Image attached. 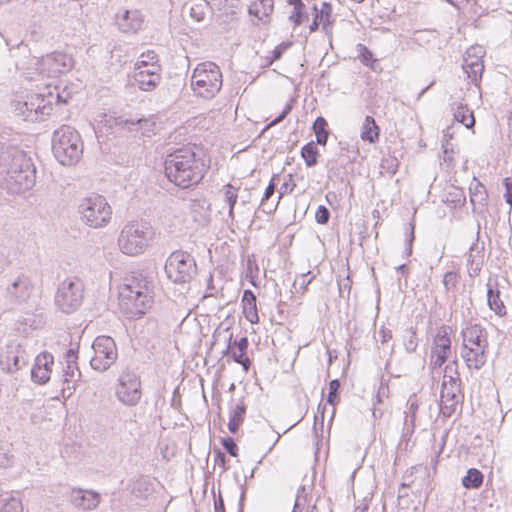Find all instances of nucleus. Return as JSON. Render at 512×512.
Returning <instances> with one entry per match:
<instances>
[{
    "mask_svg": "<svg viewBox=\"0 0 512 512\" xmlns=\"http://www.w3.org/2000/svg\"><path fill=\"white\" fill-rule=\"evenodd\" d=\"M2 37L10 56L14 58L16 70L29 81L35 80L36 76L57 78L71 71L74 66L73 57L65 52L54 51L37 58L31 56L28 44L23 40L14 41L10 37Z\"/></svg>",
    "mask_w": 512,
    "mask_h": 512,
    "instance_id": "1",
    "label": "nucleus"
},
{
    "mask_svg": "<svg viewBox=\"0 0 512 512\" xmlns=\"http://www.w3.org/2000/svg\"><path fill=\"white\" fill-rule=\"evenodd\" d=\"M209 164L204 152L196 145L187 144L175 148L167 154L164 161V172L167 179L182 188H191L204 178Z\"/></svg>",
    "mask_w": 512,
    "mask_h": 512,
    "instance_id": "2",
    "label": "nucleus"
},
{
    "mask_svg": "<svg viewBox=\"0 0 512 512\" xmlns=\"http://www.w3.org/2000/svg\"><path fill=\"white\" fill-rule=\"evenodd\" d=\"M0 180L11 193L31 189L36 181V168L27 154L15 147L0 152Z\"/></svg>",
    "mask_w": 512,
    "mask_h": 512,
    "instance_id": "3",
    "label": "nucleus"
},
{
    "mask_svg": "<svg viewBox=\"0 0 512 512\" xmlns=\"http://www.w3.org/2000/svg\"><path fill=\"white\" fill-rule=\"evenodd\" d=\"M153 277L142 272H132L119 288V304L129 318H141L154 301Z\"/></svg>",
    "mask_w": 512,
    "mask_h": 512,
    "instance_id": "4",
    "label": "nucleus"
},
{
    "mask_svg": "<svg viewBox=\"0 0 512 512\" xmlns=\"http://www.w3.org/2000/svg\"><path fill=\"white\" fill-rule=\"evenodd\" d=\"M52 152L57 161L64 166H72L79 162L83 154V142L76 129L62 125L54 131Z\"/></svg>",
    "mask_w": 512,
    "mask_h": 512,
    "instance_id": "5",
    "label": "nucleus"
},
{
    "mask_svg": "<svg viewBox=\"0 0 512 512\" xmlns=\"http://www.w3.org/2000/svg\"><path fill=\"white\" fill-rule=\"evenodd\" d=\"M155 231L146 221H132L121 230L118 238L120 250L127 255L142 254L153 240Z\"/></svg>",
    "mask_w": 512,
    "mask_h": 512,
    "instance_id": "6",
    "label": "nucleus"
},
{
    "mask_svg": "<svg viewBox=\"0 0 512 512\" xmlns=\"http://www.w3.org/2000/svg\"><path fill=\"white\" fill-rule=\"evenodd\" d=\"M53 101L67 103V98L59 92L54 93L52 91H49L47 95L31 94L24 101H16L13 104L14 112L26 121H41L53 111Z\"/></svg>",
    "mask_w": 512,
    "mask_h": 512,
    "instance_id": "7",
    "label": "nucleus"
},
{
    "mask_svg": "<svg viewBox=\"0 0 512 512\" xmlns=\"http://www.w3.org/2000/svg\"><path fill=\"white\" fill-rule=\"evenodd\" d=\"M222 73L214 62L199 63L191 76V86L194 93L205 99H212L221 90Z\"/></svg>",
    "mask_w": 512,
    "mask_h": 512,
    "instance_id": "8",
    "label": "nucleus"
},
{
    "mask_svg": "<svg viewBox=\"0 0 512 512\" xmlns=\"http://www.w3.org/2000/svg\"><path fill=\"white\" fill-rule=\"evenodd\" d=\"M81 220L91 228H100L108 224L112 210L106 198L93 194L83 198L78 206Z\"/></svg>",
    "mask_w": 512,
    "mask_h": 512,
    "instance_id": "9",
    "label": "nucleus"
},
{
    "mask_svg": "<svg viewBox=\"0 0 512 512\" xmlns=\"http://www.w3.org/2000/svg\"><path fill=\"white\" fill-rule=\"evenodd\" d=\"M165 272L167 277L176 284L189 283L197 274L196 261L186 251H174L166 260Z\"/></svg>",
    "mask_w": 512,
    "mask_h": 512,
    "instance_id": "10",
    "label": "nucleus"
},
{
    "mask_svg": "<svg viewBox=\"0 0 512 512\" xmlns=\"http://www.w3.org/2000/svg\"><path fill=\"white\" fill-rule=\"evenodd\" d=\"M84 299V284L78 278H67L63 280L55 295V304L66 314L76 311Z\"/></svg>",
    "mask_w": 512,
    "mask_h": 512,
    "instance_id": "11",
    "label": "nucleus"
},
{
    "mask_svg": "<svg viewBox=\"0 0 512 512\" xmlns=\"http://www.w3.org/2000/svg\"><path fill=\"white\" fill-rule=\"evenodd\" d=\"M462 381L459 377V372L455 370V376L452 374H444L443 382L440 392V412L448 418L451 417L458 404L461 402L463 396L461 394Z\"/></svg>",
    "mask_w": 512,
    "mask_h": 512,
    "instance_id": "12",
    "label": "nucleus"
},
{
    "mask_svg": "<svg viewBox=\"0 0 512 512\" xmlns=\"http://www.w3.org/2000/svg\"><path fill=\"white\" fill-rule=\"evenodd\" d=\"M92 349L94 356L90 360V365L96 371H106L117 359L116 343L110 336L101 335L96 337Z\"/></svg>",
    "mask_w": 512,
    "mask_h": 512,
    "instance_id": "13",
    "label": "nucleus"
},
{
    "mask_svg": "<svg viewBox=\"0 0 512 512\" xmlns=\"http://www.w3.org/2000/svg\"><path fill=\"white\" fill-rule=\"evenodd\" d=\"M116 396L126 406L138 404L142 396L139 375L130 370L123 371L118 379Z\"/></svg>",
    "mask_w": 512,
    "mask_h": 512,
    "instance_id": "14",
    "label": "nucleus"
},
{
    "mask_svg": "<svg viewBox=\"0 0 512 512\" xmlns=\"http://www.w3.org/2000/svg\"><path fill=\"white\" fill-rule=\"evenodd\" d=\"M450 327L442 325L433 338L429 366L432 370L442 367L451 354Z\"/></svg>",
    "mask_w": 512,
    "mask_h": 512,
    "instance_id": "15",
    "label": "nucleus"
},
{
    "mask_svg": "<svg viewBox=\"0 0 512 512\" xmlns=\"http://www.w3.org/2000/svg\"><path fill=\"white\" fill-rule=\"evenodd\" d=\"M114 24L124 34H136L142 29L144 16L137 9H120L115 14Z\"/></svg>",
    "mask_w": 512,
    "mask_h": 512,
    "instance_id": "16",
    "label": "nucleus"
},
{
    "mask_svg": "<svg viewBox=\"0 0 512 512\" xmlns=\"http://www.w3.org/2000/svg\"><path fill=\"white\" fill-rule=\"evenodd\" d=\"M483 54L482 47H471L467 50V56L464 58L462 64L467 77L475 86H478L482 79V73L484 71Z\"/></svg>",
    "mask_w": 512,
    "mask_h": 512,
    "instance_id": "17",
    "label": "nucleus"
},
{
    "mask_svg": "<svg viewBox=\"0 0 512 512\" xmlns=\"http://www.w3.org/2000/svg\"><path fill=\"white\" fill-rule=\"evenodd\" d=\"M33 285L29 277L18 276L6 289V296L16 303H23L31 296Z\"/></svg>",
    "mask_w": 512,
    "mask_h": 512,
    "instance_id": "18",
    "label": "nucleus"
},
{
    "mask_svg": "<svg viewBox=\"0 0 512 512\" xmlns=\"http://www.w3.org/2000/svg\"><path fill=\"white\" fill-rule=\"evenodd\" d=\"M70 498L74 506L83 510L95 509L100 502V494L91 490L73 489Z\"/></svg>",
    "mask_w": 512,
    "mask_h": 512,
    "instance_id": "19",
    "label": "nucleus"
},
{
    "mask_svg": "<svg viewBox=\"0 0 512 512\" xmlns=\"http://www.w3.org/2000/svg\"><path fill=\"white\" fill-rule=\"evenodd\" d=\"M463 345L476 346V348H487V332L481 325L474 324L462 330Z\"/></svg>",
    "mask_w": 512,
    "mask_h": 512,
    "instance_id": "20",
    "label": "nucleus"
},
{
    "mask_svg": "<svg viewBox=\"0 0 512 512\" xmlns=\"http://www.w3.org/2000/svg\"><path fill=\"white\" fill-rule=\"evenodd\" d=\"M4 359L8 365L9 372L18 371L28 363V355L20 344L9 345L5 352Z\"/></svg>",
    "mask_w": 512,
    "mask_h": 512,
    "instance_id": "21",
    "label": "nucleus"
},
{
    "mask_svg": "<svg viewBox=\"0 0 512 512\" xmlns=\"http://www.w3.org/2000/svg\"><path fill=\"white\" fill-rule=\"evenodd\" d=\"M486 350L487 348L462 345L461 356L469 369L479 370L486 363Z\"/></svg>",
    "mask_w": 512,
    "mask_h": 512,
    "instance_id": "22",
    "label": "nucleus"
},
{
    "mask_svg": "<svg viewBox=\"0 0 512 512\" xmlns=\"http://www.w3.org/2000/svg\"><path fill=\"white\" fill-rule=\"evenodd\" d=\"M487 304L499 317H504L507 314L506 306L500 298V291L496 280L492 282L489 279L487 283Z\"/></svg>",
    "mask_w": 512,
    "mask_h": 512,
    "instance_id": "23",
    "label": "nucleus"
},
{
    "mask_svg": "<svg viewBox=\"0 0 512 512\" xmlns=\"http://www.w3.org/2000/svg\"><path fill=\"white\" fill-rule=\"evenodd\" d=\"M81 372L77 365L66 364V367L63 369V378H62V396L70 397L72 393L75 391L76 383L80 380Z\"/></svg>",
    "mask_w": 512,
    "mask_h": 512,
    "instance_id": "24",
    "label": "nucleus"
},
{
    "mask_svg": "<svg viewBox=\"0 0 512 512\" xmlns=\"http://www.w3.org/2000/svg\"><path fill=\"white\" fill-rule=\"evenodd\" d=\"M161 82V74L152 72H134L133 84L140 90L153 91Z\"/></svg>",
    "mask_w": 512,
    "mask_h": 512,
    "instance_id": "25",
    "label": "nucleus"
},
{
    "mask_svg": "<svg viewBox=\"0 0 512 512\" xmlns=\"http://www.w3.org/2000/svg\"><path fill=\"white\" fill-rule=\"evenodd\" d=\"M480 233V225L478 224L477 229V237H479ZM484 247L479 246L478 244V238H476V241L471 245L468 253V266L470 270L473 271L475 275L478 274V272L481 270L482 264H483V252Z\"/></svg>",
    "mask_w": 512,
    "mask_h": 512,
    "instance_id": "26",
    "label": "nucleus"
},
{
    "mask_svg": "<svg viewBox=\"0 0 512 512\" xmlns=\"http://www.w3.org/2000/svg\"><path fill=\"white\" fill-rule=\"evenodd\" d=\"M248 346L249 341L246 336L241 337L239 340L232 341L231 333L228 338V345L226 349L223 351V355H229L232 358V360H234V357L240 359V357L246 356Z\"/></svg>",
    "mask_w": 512,
    "mask_h": 512,
    "instance_id": "27",
    "label": "nucleus"
},
{
    "mask_svg": "<svg viewBox=\"0 0 512 512\" xmlns=\"http://www.w3.org/2000/svg\"><path fill=\"white\" fill-rule=\"evenodd\" d=\"M247 411V406L243 401L236 404L231 408L228 422V430L231 434H236L242 425Z\"/></svg>",
    "mask_w": 512,
    "mask_h": 512,
    "instance_id": "28",
    "label": "nucleus"
},
{
    "mask_svg": "<svg viewBox=\"0 0 512 512\" xmlns=\"http://www.w3.org/2000/svg\"><path fill=\"white\" fill-rule=\"evenodd\" d=\"M243 311L246 319L252 323L259 322V316L257 313L256 296L251 290H245L243 293Z\"/></svg>",
    "mask_w": 512,
    "mask_h": 512,
    "instance_id": "29",
    "label": "nucleus"
},
{
    "mask_svg": "<svg viewBox=\"0 0 512 512\" xmlns=\"http://www.w3.org/2000/svg\"><path fill=\"white\" fill-rule=\"evenodd\" d=\"M470 202L475 207L480 205L485 207L488 200V192L486 187L476 178L473 179L469 187Z\"/></svg>",
    "mask_w": 512,
    "mask_h": 512,
    "instance_id": "30",
    "label": "nucleus"
},
{
    "mask_svg": "<svg viewBox=\"0 0 512 512\" xmlns=\"http://www.w3.org/2000/svg\"><path fill=\"white\" fill-rule=\"evenodd\" d=\"M279 177H280L279 174H273L272 178L269 181L268 186L266 187V189L264 191V195H263V197L261 199L260 206L262 208V211L265 212V213L270 214V213L274 212L277 209V206L279 204L278 201H277L276 204H269L268 203V200L275 193V190H276L277 185H278Z\"/></svg>",
    "mask_w": 512,
    "mask_h": 512,
    "instance_id": "31",
    "label": "nucleus"
},
{
    "mask_svg": "<svg viewBox=\"0 0 512 512\" xmlns=\"http://www.w3.org/2000/svg\"><path fill=\"white\" fill-rule=\"evenodd\" d=\"M408 410L405 412V420L403 427V434L405 437L411 436L415 430V421L416 415L418 411V403L416 400H412L411 398L407 402Z\"/></svg>",
    "mask_w": 512,
    "mask_h": 512,
    "instance_id": "32",
    "label": "nucleus"
},
{
    "mask_svg": "<svg viewBox=\"0 0 512 512\" xmlns=\"http://www.w3.org/2000/svg\"><path fill=\"white\" fill-rule=\"evenodd\" d=\"M356 51L358 53L357 58L364 65L369 67L372 71H380L378 60L374 57L372 51L362 43L356 45Z\"/></svg>",
    "mask_w": 512,
    "mask_h": 512,
    "instance_id": "33",
    "label": "nucleus"
},
{
    "mask_svg": "<svg viewBox=\"0 0 512 512\" xmlns=\"http://www.w3.org/2000/svg\"><path fill=\"white\" fill-rule=\"evenodd\" d=\"M273 8V0H258L249 6V14L255 16L259 20H263L273 12Z\"/></svg>",
    "mask_w": 512,
    "mask_h": 512,
    "instance_id": "34",
    "label": "nucleus"
},
{
    "mask_svg": "<svg viewBox=\"0 0 512 512\" xmlns=\"http://www.w3.org/2000/svg\"><path fill=\"white\" fill-rule=\"evenodd\" d=\"M361 139L369 143H375L379 138V127L372 116L367 115L364 119Z\"/></svg>",
    "mask_w": 512,
    "mask_h": 512,
    "instance_id": "35",
    "label": "nucleus"
},
{
    "mask_svg": "<svg viewBox=\"0 0 512 512\" xmlns=\"http://www.w3.org/2000/svg\"><path fill=\"white\" fill-rule=\"evenodd\" d=\"M453 115L456 121L462 123L466 128H471L475 124L473 111L465 104H458L452 108Z\"/></svg>",
    "mask_w": 512,
    "mask_h": 512,
    "instance_id": "36",
    "label": "nucleus"
},
{
    "mask_svg": "<svg viewBox=\"0 0 512 512\" xmlns=\"http://www.w3.org/2000/svg\"><path fill=\"white\" fill-rule=\"evenodd\" d=\"M312 129L316 136V143L325 146L330 135L327 120L322 116L317 117L313 123Z\"/></svg>",
    "mask_w": 512,
    "mask_h": 512,
    "instance_id": "37",
    "label": "nucleus"
},
{
    "mask_svg": "<svg viewBox=\"0 0 512 512\" xmlns=\"http://www.w3.org/2000/svg\"><path fill=\"white\" fill-rule=\"evenodd\" d=\"M316 144L317 143L310 141L301 148V157L308 168L314 167L318 163L319 150Z\"/></svg>",
    "mask_w": 512,
    "mask_h": 512,
    "instance_id": "38",
    "label": "nucleus"
},
{
    "mask_svg": "<svg viewBox=\"0 0 512 512\" xmlns=\"http://www.w3.org/2000/svg\"><path fill=\"white\" fill-rule=\"evenodd\" d=\"M484 475L483 473L476 469L470 468L466 475L462 478V485L466 489H477L483 483Z\"/></svg>",
    "mask_w": 512,
    "mask_h": 512,
    "instance_id": "39",
    "label": "nucleus"
},
{
    "mask_svg": "<svg viewBox=\"0 0 512 512\" xmlns=\"http://www.w3.org/2000/svg\"><path fill=\"white\" fill-rule=\"evenodd\" d=\"M210 8V4L206 0H196L189 8L191 18L197 22L204 20L207 11Z\"/></svg>",
    "mask_w": 512,
    "mask_h": 512,
    "instance_id": "40",
    "label": "nucleus"
},
{
    "mask_svg": "<svg viewBox=\"0 0 512 512\" xmlns=\"http://www.w3.org/2000/svg\"><path fill=\"white\" fill-rule=\"evenodd\" d=\"M223 194L225 202L228 204L229 211L228 215L229 217H234V207L237 203L238 199V188L234 187L231 184H226L223 186Z\"/></svg>",
    "mask_w": 512,
    "mask_h": 512,
    "instance_id": "41",
    "label": "nucleus"
},
{
    "mask_svg": "<svg viewBox=\"0 0 512 512\" xmlns=\"http://www.w3.org/2000/svg\"><path fill=\"white\" fill-rule=\"evenodd\" d=\"M126 123L132 126H137V129L143 134L154 132L156 126V123L152 118L129 119L126 120Z\"/></svg>",
    "mask_w": 512,
    "mask_h": 512,
    "instance_id": "42",
    "label": "nucleus"
},
{
    "mask_svg": "<svg viewBox=\"0 0 512 512\" xmlns=\"http://www.w3.org/2000/svg\"><path fill=\"white\" fill-rule=\"evenodd\" d=\"M259 273H260V268L256 261L255 256L254 255L248 256L246 277L249 279L250 283L253 286H256V279L258 278Z\"/></svg>",
    "mask_w": 512,
    "mask_h": 512,
    "instance_id": "43",
    "label": "nucleus"
},
{
    "mask_svg": "<svg viewBox=\"0 0 512 512\" xmlns=\"http://www.w3.org/2000/svg\"><path fill=\"white\" fill-rule=\"evenodd\" d=\"M52 370H45L34 363L31 369V378L33 382L44 385L50 380Z\"/></svg>",
    "mask_w": 512,
    "mask_h": 512,
    "instance_id": "44",
    "label": "nucleus"
},
{
    "mask_svg": "<svg viewBox=\"0 0 512 512\" xmlns=\"http://www.w3.org/2000/svg\"><path fill=\"white\" fill-rule=\"evenodd\" d=\"M314 15L318 17L319 23L322 24V30L326 35H330L332 31V26L334 19L332 15L327 12L319 13L316 5L313 7Z\"/></svg>",
    "mask_w": 512,
    "mask_h": 512,
    "instance_id": "45",
    "label": "nucleus"
},
{
    "mask_svg": "<svg viewBox=\"0 0 512 512\" xmlns=\"http://www.w3.org/2000/svg\"><path fill=\"white\" fill-rule=\"evenodd\" d=\"M0 512H23V505L20 499L10 497L0 502Z\"/></svg>",
    "mask_w": 512,
    "mask_h": 512,
    "instance_id": "46",
    "label": "nucleus"
},
{
    "mask_svg": "<svg viewBox=\"0 0 512 512\" xmlns=\"http://www.w3.org/2000/svg\"><path fill=\"white\" fill-rule=\"evenodd\" d=\"M341 383L339 379H333L329 382V392L327 395V402L335 406L340 401L339 391H340Z\"/></svg>",
    "mask_w": 512,
    "mask_h": 512,
    "instance_id": "47",
    "label": "nucleus"
},
{
    "mask_svg": "<svg viewBox=\"0 0 512 512\" xmlns=\"http://www.w3.org/2000/svg\"><path fill=\"white\" fill-rule=\"evenodd\" d=\"M404 346L408 353H413L418 347V338L413 328L407 329L404 335Z\"/></svg>",
    "mask_w": 512,
    "mask_h": 512,
    "instance_id": "48",
    "label": "nucleus"
},
{
    "mask_svg": "<svg viewBox=\"0 0 512 512\" xmlns=\"http://www.w3.org/2000/svg\"><path fill=\"white\" fill-rule=\"evenodd\" d=\"M445 202L451 203L454 207H461L465 204L466 198L462 189L454 188L446 196Z\"/></svg>",
    "mask_w": 512,
    "mask_h": 512,
    "instance_id": "49",
    "label": "nucleus"
},
{
    "mask_svg": "<svg viewBox=\"0 0 512 512\" xmlns=\"http://www.w3.org/2000/svg\"><path fill=\"white\" fill-rule=\"evenodd\" d=\"M158 55L153 50H148L140 55V59L136 62V68H143V66L159 64Z\"/></svg>",
    "mask_w": 512,
    "mask_h": 512,
    "instance_id": "50",
    "label": "nucleus"
},
{
    "mask_svg": "<svg viewBox=\"0 0 512 512\" xmlns=\"http://www.w3.org/2000/svg\"><path fill=\"white\" fill-rule=\"evenodd\" d=\"M459 281V274L456 271H448L443 277V285L447 292L456 288Z\"/></svg>",
    "mask_w": 512,
    "mask_h": 512,
    "instance_id": "51",
    "label": "nucleus"
},
{
    "mask_svg": "<svg viewBox=\"0 0 512 512\" xmlns=\"http://www.w3.org/2000/svg\"><path fill=\"white\" fill-rule=\"evenodd\" d=\"M34 363L45 370H51L54 364V357L48 352H43L35 358Z\"/></svg>",
    "mask_w": 512,
    "mask_h": 512,
    "instance_id": "52",
    "label": "nucleus"
},
{
    "mask_svg": "<svg viewBox=\"0 0 512 512\" xmlns=\"http://www.w3.org/2000/svg\"><path fill=\"white\" fill-rule=\"evenodd\" d=\"M221 444L225 451L232 457H236L238 455V446L232 437L221 438Z\"/></svg>",
    "mask_w": 512,
    "mask_h": 512,
    "instance_id": "53",
    "label": "nucleus"
},
{
    "mask_svg": "<svg viewBox=\"0 0 512 512\" xmlns=\"http://www.w3.org/2000/svg\"><path fill=\"white\" fill-rule=\"evenodd\" d=\"M330 211L329 209L324 206L320 205L318 206L316 213H315V220L318 224L325 225L329 222L330 219Z\"/></svg>",
    "mask_w": 512,
    "mask_h": 512,
    "instance_id": "54",
    "label": "nucleus"
},
{
    "mask_svg": "<svg viewBox=\"0 0 512 512\" xmlns=\"http://www.w3.org/2000/svg\"><path fill=\"white\" fill-rule=\"evenodd\" d=\"M414 224L410 223L409 224V228H408V232L406 234V248H405V257H409L412 255V251H413V243H414V240H415V232H414Z\"/></svg>",
    "mask_w": 512,
    "mask_h": 512,
    "instance_id": "55",
    "label": "nucleus"
},
{
    "mask_svg": "<svg viewBox=\"0 0 512 512\" xmlns=\"http://www.w3.org/2000/svg\"><path fill=\"white\" fill-rule=\"evenodd\" d=\"M288 180L285 181L279 189V195H278V202L282 199V197L286 194H290L293 192L294 188L296 187V184L294 183L292 179V175L288 174Z\"/></svg>",
    "mask_w": 512,
    "mask_h": 512,
    "instance_id": "56",
    "label": "nucleus"
},
{
    "mask_svg": "<svg viewBox=\"0 0 512 512\" xmlns=\"http://www.w3.org/2000/svg\"><path fill=\"white\" fill-rule=\"evenodd\" d=\"M293 108V99H291L286 105L285 107L283 108L282 112L276 117L274 118L268 125L267 127H271V126H275L277 124H279L280 122H282L286 117L287 115L291 112Z\"/></svg>",
    "mask_w": 512,
    "mask_h": 512,
    "instance_id": "57",
    "label": "nucleus"
},
{
    "mask_svg": "<svg viewBox=\"0 0 512 512\" xmlns=\"http://www.w3.org/2000/svg\"><path fill=\"white\" fill-rule=\"evenodd\" d=\"M310 275V272H308L307 274H302L300 275V277H298L295 281H294V284L293 286L297 289V286H299L300 290L302 292H304L308 285L311 283L313 277H309Z\"/></svg>",
    "mask_w": 512,
    "mask_h": 512,
    "instance_id": "58",
    "label": "nucleus"
},
{
    "mask_svg": "<svg viewBox=\"0 0 512 512\" xmlns=\"http://www.w3.org/2000/svg\"><path fill=\"white\" fill-rule=\"evenodd\" d=\"M304 8L305 7H296V8H293V12L292 14L290 15L289 19L295 24V25H300L303 21H304V18L306 17V14L304 12Z\"/></svg>",
    "mask_w": 512,
    "mask_h": 512,
    "instance_id": "59",
    "label": "nucleus"
},
{
    "mask_svg": "<svg viewBox=\"0 0 512 512\" xmlns=\"http://www.w3.org/2000/svg\"><path fill=\"white\" fill-rule=\"evenodd\" d=\"M290 46L291 42H282L279 45H277L272 51V61L279 60L282 57L283 53L290 48Z\"/></svg>",
    "mask_w": 512,
    "mask_h": 512,
    "instance_id": "60",
    "label": "nucleus"
},
{
    "mask_svg": "<svg viewBox=\"0 0 512 512\" xmlns=\"http://www.w3.org/2000/svg\"><path fill=\"white\" fill-rule=\"evenodd\" d=\"M306 497H307L306 487L304 485H301L297 490V495H296V499H295V503H294L295 508L301 509L307 501Z\"/></svg>",
    "mask_w": 512,
    "mask_h": 512,
    "instance_id": "61",
    "label": "nucleus"
},
{
    "mask_svg": "<svg viewBox=\"0 0 512 512\" xmlns=\"http://www.w3.org/2000/svg\"><path fill=\"white\" fill-rule=\"evenodd\" d=\"M398 160L395 157H389L382 160L381 166L387 171L395 174L398 168Z\"/></svg>",
    "mask_w": 512,
    "mask_h": 512,
    "instance_id": "62",
    "label": "nucleus"
},
{
    "mask_svg": "<svg viewBox=\"0 0 512 512\" xmlns=\"http://www.w3.org/2000/svg\"><path fill=\"white\" fill-rule=\"evenodd\" d=\"M213 454H214L215 464L221 466L224 470H227V467H226L227 458H226L225 453L220 448H215L213 450Z\"/></svg>",
    "mask_w": 512,
    "mask_h": 512,
    "instance_id": "63",
    "label": "nucleus"
},
{
    "mask_svg": "<svg viewBox=\"0 0 512 512\" xmlns=\"http://www.w3.org/2000/svg\"><path fill=\"white\" fill-rule=\"evenodd\" d=\"M503 185L506 189V192L504 194L505 201L511 207L512 206V181L510 180V178H505L503 180Z\"/></svg>",
    "mask_w": 512,
    "mask_h": 512,
    "instance_id": "64",
    "label": "nucleus"
}]
</instances>
